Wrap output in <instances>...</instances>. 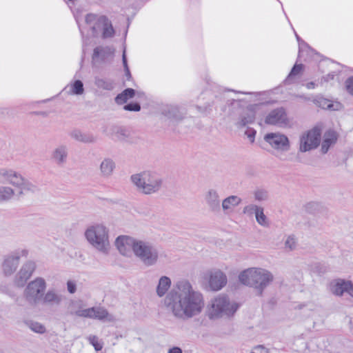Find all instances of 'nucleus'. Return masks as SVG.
Masks as SVG:
<instances>
[{
  "label": "nucleus",
  "instance_id": "nucleus-4",
  "mask_svg": "<svg viewBox=\"0 0 353 353\" xmlns=\"http://www.w3.org/2000/svg\"><path fill=\"white\" fill-rule=\"evenodd\" d=\"M47 288L46 280L42 277H37L29 282L23 292V299L17 298L16 302L19 306H24V301L31 307H36L41 301Z\"/></svg>",
  "mask_w": 353,
  "mask_h": 353
},
{
  "label": "nucleus",
  "instance_id": "nucleus-17",
  "mask_svg": "<svg viewBox=\"0 0 353 353\" xmlns=\"http://www.w3.org/2000/svg\"><path fill=\"white\" fill-rule=\"evenodd\" d=\"M205 202L208 210L213 213L221 211V199L218 192L214 189L208 190L204 196Z\"/></svg>",
  "mask_w": 353,
  "mask_h": 353
},
{
  "label": "nucleus",
  "instance_id": "nucleus-50",
  "mask_svg": "<svg viewBox=\"0 0 353 353\" xmlns=\"http://www.w3.org/2000/svg\"><path fill=\"white\" fill-rule=\"evenodd\" d=\"M168 353H183L182 350L179 347H173L169 349Z\"/></svg>",
  "mask_w": 353,
  "mask_h": 353
},
{
  "label": "nucleus",
  "instance_id": "nucleus-27",
  "mask_svg": "<svg viewBox=\"0 0 353 353\" xmlns=\"http://www.w3.org/2000/svg\"><path fill=\"white\" fill-rule=\"evenodd\" d=\"M112 138L116 140L120 141H127L130 136V132L125 128L120 126H113L112 128Z\"/></svg>",
  "mask_w": 353,
  "mask_h": 353
},
{
  "label": "nucleus",
  "instance_id": "nucleus-18",
  "mask_svg": "<svg viewBox=\"0 0 353 353\" xmlns=\"http://www.w3.org/2000/svg\"><path fill=\"white\" fill-rule=\"evenodd\" d=\"M63 297L57 290L49 289L44 292L41 301V305L48 306H58L63 301Z\"/></svg>",
  "mask_w": 353,
  "mask_h": 353
},
{
  "label": "nucleus",
  "instance_id": "nucleus-44",
  "mask_svg": "<svg viewBox=\"0 0 353 353\" xmlns=\"http://www.w3.org/2000/svg\"><path fill=\"white\" fill-rule=\"evenodd\" d=\"M256 133V130L252 128H248L245 131V135L247 136L251 143L254 141Z\"/></svg>",
  "mask_w": 353,
  "mask_h": 353
},
{
  "label": "nucleus",
  "instance_id": "nucleus-38",
  "mask_svg": "<svg viewBox=\"0 0 353 353\" xmlns=\"http://www.w3.org/2000/svg\"><path fill=\"white\" fill-rule=\"evenodd\" d=\"M14 194L12 188L10 187H0V201L10 199Z\"/></svg>",
  "mask_w": 353,
  "mask_h": 353
},
{
  "label": "nucleus",
  "instance_id": "nucleus-11",
  "mask_svg": "<svg viewBox=\"0 0 353 353\" xmlns=\"http://www.w3.org/2000/svg\"><path fill=\"white\" fill-rule=\"evenodd\" d=\"M265 122L267 124L285 127L289 121L284 108H279L272 110L265 117Z\"/></svg>",
  "mask_w": 353,
  "mask_h": 353
},
{
  "label": "nucleus",
  "instance_id": "nucleus-40",
  "mask_svg": "<svg viewBox=\"0 0 353 353\" xmlns=\"http://www.w3.org/2000/svg\"><path fill=\"white\" fill-rule=\"evenodd\" d=\"M261 206L255 204H249L245 205L243 209V213L248 216H252L254 214L256 215V212Z\"/></svg>",
  "mask_w": 353,
  "mask_h": 353
},
{
  "label": "nucleus",
  "instance_id": "nucleus-43",
  "mask_svg": "<svg viewBox=\"0 0 353 353\" xmlns=\"http://www.w3.org/2000/svg\"><path fill=\"white\" fill-rule=\"evenodd\" d=\"M123 109L127 111L139 112L141 110V105L138 103H130L125 105Z\"/></svg>",
  "mask_w": 353,
  "mask_h": 353
},
{
  "label": "nucleus",
  "instance_id": "nucleus-20",
  "mask_svg": "<svg viewBox=\"0 0 353 353\" xmlns=\"http://www.w3.org/2000/svg\"><path fill=\"white\" fill-rule=\"evenodd\" d=\"M256 119L255 112L251 109L244 110L239 117L238 121L235 123L237 128L241 129L248 125L254 123Z\"/></svg>",
  "mask_w": 353,
  "mask_h": 353
},
{
  "label": "nucleus",
  "instance_id": "nucleus-46",
  "mask_svg": "<svg viewBox=\"0 0 353 353\" xmlns=\"http://www.w3.org/2000/svg\"><path fill=\"white\" fill-rule=\"evenodd\" d=\"M67 289L70 294H74L77 290L76 283L73 281H68L67 282Z\"/></svg>",
  "mask_w": 353,
  "mask_h": 353
},
{
  "label": "nucleus",
  "instance_id": "nucleus-13",
  "mask_svg": "<svg viewBox=\"0 0 353 353\" xmlns=\"http://www.w3.org/2000/svg\"><path fill=\"white\" fill-rule=\"evenodd\" d=\"M69 148L65 143L57 145L51 153L52 161L58 166L63 167L68 161Z\"/></svg>",
  "mask_w": 353,
  "mask_h": 353
},
{
  "label": "nucleus",
  "instance_id": "nucleus-6",
  "mask_svg": "<svg viewBox=\"0 0 353 353\" xmlns=\"http://www.w3.org/2000/svg\"><path fill=\"white\" fill-rule=\"evenodd\" d=\"M131 181L139 191L145 194L156 193L163 185V179L157 174L148 171L132 175Z\"/></svg>",
  "mask_w": 353,
  "mask_h": 353
},
{
  "label": "nucleus",
  "instance_id": "nucleus-33",
  "mask_svg": "<svg viewBox=\"0 0 353 353\" xmlns=\"http://www.w3.org/2000/svg\"><path fill=\"white\" fill-rule=\"evenodd\" d=\"M18 188L21 190V194L28 192L34 193L39 190V188L36 185L30 182L24 177L23 178V182L20 184V185H19Z\"/></svg>",
  "mask_w": 353,
  "mask_h": 353
},
{
  "label": "nucleus",
  "instance_id": "nucleus-26",
  "mask_svg": "<svg viewBox=\"0 0 353 353\" xmlns=\"http://www.w3.org/2000/svg\"><path fill=\"white\" fill-rule=\"evenodd\" d=\"M114 54V50L108 46H98L94 49L92 59H99L102 61L106 60Z\"/></svg>",
  "mask_w": 353,
  "mask_h": 353
},
{
  "label": "nucleus",
  "instance_id": "nucleus-31",
  "mask_svg": "<svg viewBox=\"0 0 353 353\" xmlns=\"http://www.w3.org/2000/svg\"><path fill=\"white\" fill-rule=\"evenodd\" d=\"M135 95V90L132 88H127L115 97V101L117 104H123L130 99H132Z\"/></svg>",
  "mask_w": 353,
  "mask_h": 353
},
{
  "label": "nucleus",
  "instance_id": "nucleus-52",
  "mask_svg": "<svg viewBox=\"0 0 353 353\" xmlns=\"http://www.w3.org/2000/svg\"><path fill=\"white\" fill-rule=\"evenodd\" d=\"M125 74L128 79H130L131 78V74L129 68H128V70H125Z\"/></svg>",
  "mask_w": 353,
  "mask_h": 353
},
{
  "label": "nucleus",
  "instance_id": "nucleus-12",
  "mask_svg": "<svg viewBox=\"0 0 353 353\" xmlns=\"http://www.w3.org/2000/svg\"><path fill=\"white\" fill-rule=\"evenodd\" d=\"M138 241L128 236H119L116 239L115 245L122 255L130 256L131 250L134 252L135 245Z\"/></svg>",
  "mask_w": 353,
  "mask_h": 353
},
{
  "label": "nucleus",
  "instance_id": "nucleus-30",
  "mask_svg": "<svg viewBox=\"0 0 353 353\" xmlns=\"http://www.w3.org/2000/svg\"><path fill=\"white\" fill-rule=\"evenodd\" d=\"M65 90L69 94L81 95L84 92L83 83L80 80H75L73 83L68 85Z\"/></svg>",
  "mask_w": 353,
  "mask_h": 353
},
{
  "label": "nucleus",
  "instance_id": "nucleus-8",
  "mask_svg": "<svg viewBox=\"0 0 353 353\" xmlns=\"http://www.w3.org/2000/svg\"><path fill=\"white\" fill-rule=\"evenodd\" d=\"M70 314H75L80 317L97 319L106 322H114L116 318L112 314H110L106 309L103 307H92L83 310H78L70 312Z\"/></svg>",
  "mask_w": 353,
  "mask_h": 353
},
{
  "label": "nucleus",
  "instance_id": "nucleus-1",
  "mask_svg": "<svg viewBox=\"0 0 353 353\" xmlns=\"http://www.w3.org/2000/svg\"><path fill=\"white\" fill-rule=\"evenodd\" d=\"M167 310L176 319L187 320L199 314L204 307L203 294L185 280L178 281L164 299Z\"/></svg>",
  "mask_w": 353,
  "mask_h": 353
},
{
  "label": "nucleus",
  "instance_id": "nucleus-28",
  "mask_svg": "<svg viewBox=\"0 0 353 353\" xmlns=\"http://www.w3.org/2000/svg\"><path fill=\"white\" fill-rule=\"evenodd\" d=\"M171 286V280L166 276H163L159 279L157 287V294L159 297L164 296Z\"/></svg>",
  "mask_w": 353,
  "mask_h": 353
},
{
  "label": "nucleus",
  "instance_id": "nucleus-3",
  "mask_svg": "<svg viewBox=\"0 0 353 353\" xmlns=\"http://www.w3.org/2000/svg\"><path fill=\"white\" fill-rule=\"evenodd\" d=\"M88 242L103 254H108L111 248L109 230L103 224H94L85 232Z\"/></svg>",
  "mask_w": 353,
  "mask_h": 353
},
{
  "label": "nucleus",
  "instance_id": "nucleus-5",
  "mask_svg": "<svg viewBox=\"0 0 353 353\" xmlns=\"http://www.w3.org/2000/svg\"><path fill=\"white\" fill-rule=\"evenodd\" d=\"M239 305L231 302L225 295H219L213 299L208 307V316L210 319L230 318L233 316Z\"/></svg>",
  "mask_w": 353,
  "mask_h": 353
},
{
  "label": "nucleus",
  "instance_id": "nucleus-55",
  "mask_svg": "<svg viewBox=\"0 0 353 353\" xmlns=\"http://www.w3.org/2000/svg\"><path fill=\"white\" fill-rule=\"evenodd\" d=\"M296 39H297V41H298L299 42H300L301 39H300V37L297 35V34H296Z\"/></svg>",
  "mask_w": 353,
  "mask_h": 353
},
{
  "label": "nucleus",
  "instance_id": "nucleus-35",
  "mask_svg": "<svg viewBox=\"0 0 353 353\" xmlns=\"http://www.w3.org/2000/svg\"><path fill=\"white\" fill-rule=\"evenodd\" d=\"M103 38H110L114 36V30L113 29V27L110 23V21H108V19L106 17L103 18Z\"/></svg>",
  "mask_w": 353,
  "mask_h": 353
},
{
  "label": "nucleus",
  "instance_id": "nucleus-47",
  "mask_svg": "<svg viewBox=\"0 0 353 353\" xmlns=\"http://www.w3.org/2000/svg\"><path fill=\"white\" fill-rule=\"evenodd\" d=\"M251 353H269V352L263 346L259 345L255 347Z\"/></svg>",
  "mask_w": 353,
  "mask_h": 353
},
{
  "label": "nucleus",
  "instance_id": "nucleus-53",
  "mask_svg": "<svg viewBox=\"0 0 353 353\" xmlns=\"http://www.w3.org/2000/svg\"><path fill=\"white\" fill-rule=\"evenodd\" d=\"M307 88L308 89H312V88H314V83L313 82H310V83H308L307 84Z\"/></svg>",
  "mask_w": 353,
  "mask_h": 353
},
{
  "label": "nucleus",
  "instance_id": "nucleus-14",
  "mask_svg": "<svg viewBox=\"0 0 353 353\" xmlns=\"http://www.w3.org/2000/svg\"><path fill=\"white\" fill-rule=\"evenodd\" d=\"M20 258L21 255L17 252H12L4 256L2 269L6 275L10 276L16 271L19 264Z\"/></svg>",
  "mask_w": 353,
  "mask_h": 353
},
{
  "label": "nucleus",
  "instance_id": "nucleus-19",
  "mask_svg": "<svg viewBox=\"0 0 353 353\" xmlns=\"http://www.w3.org/2000/svg\"><path fill=\"white\" fill-rule=\"evenodd\" d=\"M227 276L221 270H216L211 273L209 280L210 288L214 291H218L227 283Z\"/></svg>",
  "mask_w": 353,
  "mask_h": 353
},
{
  "label": "nucleus",
  "instance_id": "nucleus-39",
  "mask_svg": "<svg viewBox=\"0 0 353 353\" xmlns=\"http://www.w3.org/2000/svg\"><path fill=\"white\" fill-rule=\"evenodd\" d=\"M254 199L257 201H264L268 199V192L263 189H258L254 192Z\"/></svg>",
  "mask_w": 353,
  "mask_h": 353
},
{
  "label": "nucleus",
  "instance_id": "nucleus-51",
  "mask_svg": "<svg viewBox=\"0 0 353 353\" xmlns=\"http://www.w3.org/2000/svg\"><path fill=\"white\" fill-rule=\"evenodd\" d=\"M335 73L334 72H332V73H330L328 74L327 76L325 77H323V79L325 81H328L330 80H332V79H334V77H335Z\"/></svg>",
  "mask_w": 353,
  "mask_h": 353
},
{
  "label": "nucleus",
  "instance_id": "nucleus-37",
  "mask_svg": "<svg viewBox=\"0 0 353 353\" xmlns=\"http://www.w3.org/2000/svg\"><path fill=\"white\" fill-rule=\"evenodd\" d=\"M302 69V64H295L291 70V72L288 74V77L285 79V83L288 84L292 83L294 82V77L301 72Z\"/></svg>",
  "mask_w": 353,
  "mask_h": 353
},
{
  "label": "nucleus",
  "instance_id": "nucleus-32",
  "mask_svg": "<svg viewBox=\"0 0 353 353\" xmlns=\"http://www.w3.org/2000/svg\"><path fill=\"white\" fill-rule=\"evenodd\" d=\"M26 325L32 332L38 334H44L46 332V327L41 323L33 320L24 321Z\"/></svg>",
  "mask_w": 353,
  "mask_h": 353
},
{
  "label": "nucleus",
  "instance_id": "nucleus-23",
  "mask_svg": "<svg viewBox=\"0 0 353 353\" xmlns=\"http://www.w3.org/2000/svg\"><path fill=\"white\" fill-rule=\"evenodd\" d=\"M337 140V134L334 130H328L325 132L323 140L321 143V150L322 153L325 154L330 148L334 145Z\"/></svg>",
  "mask_w": 353,
  "mask_h": 353
},
{
  "label": "nucleus",
  "instance_id": "nucleus-49",
  "mask_svg": "<svg viewBox=\"0 0 353 353\" xmlns=\"http://www.w3.org/2000/svg\"><path fill=\"white\" fill-rule=\"evenodd\" d=\"M196 109L198 110L199 112H201V113H206L208 112L210 108V105H208V106H205L204 108L203 107H201V106H196Z\"/></svg>",
  "mask_w": 353,
  "mask_h": 353
},
{
  "label": "nucleus",
  "instance_id": "nucleus-42",
  "mask_svg": "<svg viewBox=\"0 0 353 353\" xmlns=\"http://www.w3.org/2000/svg\"><path fill=\"white\" fill-rule=\"evenodd\" d=\"M88 339L97 351H99L103 348V345L99 342V339L97 336L90 335Z\"/></svg>",
  "mask_w": 353,
  "mask_h": 353
},
{
  "label": "nucleus",
  "instance_id": "nucleus-41",
  "mask_svg": "<svg viewBox=\"0 0 353 353\" xmlns=\"http://www.w3.org/2000/svg\"><path fill=\"white\" fill-rule=\"evenodd\" d=\"M296 247V239L294 235H290L288 236L285 241V248L292 251Z\"/></svg>",
  "mask_w": 353,
  "mask_h": 353
},
{
  "label": "nucleus",
  "instance_id": "nucleus-9",
  "mask_svg": "<svg viewBox=\"0 0 353 353\" xmlns=\"http://www.w3.org/2000/svg\"><path fill=\"white\" fill-rule=\"evenodd\" d=\"M321 134L319 128H314L304 133L300 138L299 151L305 152L317 148L320 143Z\"/></svg>",
  "mask_w": 353,
  "mask_h": 353
},
{
  "label": "nucleus",
  "instance_id": "nucleus-16",
  "mask_svg": "<svg viewBox=\"0 0 353 353\" xmlns=\"http://www.w3.org/2000/svg\"><path fill=\"white\" fill-rule=\"evenodd\" d=\"M35 270V264L32 261L26 263L15 276L14 283L18 287H23L32 276Z\"/></svg>",
  "mask_w": 353,
  "mask_h": 353
},
{
  "label": "nucleus",
  "instance_id": "nucleus-21",
  "mask_svg": "<svg viewBox=\"0 0 353 353\" xmlns=\"http://www.w3.org/2000/svg\"><path fill=\"white\" fill-rule=\"evenodd\" d=\"M332 292L337 296H341L344 292H347L353 296V284L350 281H339L331 287Z\"/></svg>",
  "mask_w": 353,
  "mask_h": 353
},
{
  "label": "nucleus",
  "instance_id": "nucleus-22",
  "mask_svg": "<svg viewBox=\"0 0 353 353\" xmlns=\"http://www.w3.org/2000/svg\"><path fill=\"white\" fill-rule=\"evenodd\" d=\"M242 200L236 195H231L224 199L221 202V208L225 214L232 212L234 208L238 206Z\"/></svg>",
  "mask_w": 353,
  "mask_h": 353
},
{
  "label": "nucleus",
  "instance_id": "nucleus-15",
  "mask_svg": "<svg viewBox=\"0 0 353 353\" xmlns=\"http://www.w3.org/2000/svg\"><path fill=\"white\" fill-rule=\"evenodd\" d=\"M23 176L18 172L8 168L0 169V180L18 188L23 182Z\"/></svg>",
  "mask_w": 353,
  "mask_h": 353
},
{
  "label": "nucleus",
  "instance_id": "nucleus-54",
  "mask_svg": "<svg viewBox=\"0 0 353 353\" xmlns=\"http://www.w3.org/2000/svg\"><path fill=\"white\" fill-rule=\"evenodd\" d=\"M350 324L351 330L353 332V319L350 321Z\"/></svg>",
  "mask_w": 353,
  "mask_h": 353
},
{
  "label": "nucleus",
  "instance_id": "nucleus-24",
  "mask_svg": "<svg viewBox=\"0 0 353 353\" xmlns=\"http://www.w3.org/2000/svg\"><path fill=\"white\" fill-rule=\"evenodd\" d=\"M115 169V163L110 158H105L99 166L100 175L103 178H109Z\"/></svg>",
  "mask_w": 353,
  "mask_h": 353
},
{
  "label": "nucleus",
  "instance_id": "nucleus-48",
  "mask_svg": "<svg viewBox=\"0 0 353 353\" xmlns=\"http://www.w3.org/2000/svg\"><path fill=\"white\" fill-rule=\"evenodd\" d=\"M122 61H123V67H124V70H128V68H128V63H127L125 50H124L123 52Z\"/></svg>",
  "mask_w": 353,
  "mask_h": 353
},
{
  "label": "nucleus",
  "instance_id": "nucleus-25",
  "mask_svg": "<svg viewBox=\"0 0 353 353\" xmlns=\"http://www.w3.org/2000/svg\"><path fill=\"white\" fill-rule=\"evenodd\" d=\"M70 136L73 139L84 143H92L97 141V137L92 134L83 133L79 130H72Z\"/></svg>",
  "mask_w": 353,
  "mask_h": 353
},
{
  "label": "nucleus",
  "instance_id": "nucleus-36",
  "mask_svg": "<svg viewBox=\"0 0 353 353\" xmlns=\"http://www.w3.org/2000/svg\"><path fill=\"white\" fill-rule=\"evenodd\" d=\"M95 85L98 88L106 90H112L114 88V83L105 79L97 78L95 79Z\"/></svg>",
  "mask_w": 353,
  "mask_h": 353
},
{
  "label": "nucleus",
  "instance_id": "nucleus-34",
  "mask_svg": "<svg viewBox=\"0 0 353 353\" xmlns=\"http://www.w3.org/2000/svg\"><path fill=\"white\" fill-rule=\"evenodd\" d=\"M256 221L259 225L263 227H268L270 225L268 219L264 214V209L260 207L255 215Z\"/></svg>",
  "mask_w": 353,
  "mask_h": 353
},
{
  "label": "nucleus",
  "instance_id": "nucleus-45",
  "mask_svg": "<svg viewBox=\"0 0 353 353\" xmlns=\"http://www.w3.org/2000/svg\"><path fill=\"white\" fill-rule=\"evenodd\" d=\"M345 84L347 92L353 95V77H349L346 80Z\"/></svg>",
  "mask_w": 353,
  "mask_h": 353
},
{
  "label": "nucleus",
  "instance_id": "nucleus-56",
  "mask_svg": "<svg viewBox=\"0 0 353 353\" xmlns=\"http://www.w3.org/2000/svg\"><path fill=\"white\" fill-rule=\"evenodd\" d=\"M242 93L244 94H250L249 92H242Z\"/></svg>",
  "mask_w": 353,
  "mask_h": 353
},
{
  "label": "nucleus",
  "instance_id": "nucleus-10",
  "mask_svg": "<svg viewBox=\"0 0 353 353\" xmlns=\"http://www.w3.org/2000/svg\"><path fill=\"white\" fill-rule=\"evenodd\" d=\"M264 140L278 152H288L290 143L287 136L281 133H268L264 136Z\"/></svg>",
  "mask_w": 353,
  "mask_h": 353
},
{
  "label": "nucleus",
  "instance_id": "nucleus-29",
  "mask_svg": "<svg viewBox=\"0 0 353 353\" xmlns=\"http://www.w3.org/2000/svg\"><path fill=\"white\" fill-rule=\"evenodd\" d=\"M165 115L169 118L181 120L183 118L184 112H183L177 105H169L163 110Z\"/></svg>",
  "mask_w": 353,
  "mask_h": 353
},
{
  "label": "nucleus",
  "instance_id": "nucleus-57",
  "mask_svg": "<svg viewBox=\"0 0 353 353\" xmlns=\"http://www.w3.org/2000/svg\"><path fill=\"white\" fill-rule=\"evenodd\" d=\"M330 106H331V105H330V104H328V105H327V107H328V108H330Z\"/></svg>",
  "mask_w": 353,
  "mask_h": 353
},
{
  "label": "nucleus",
  "instance_id": "nucleus-7",
  "mask_svg": "<svg viewBox=\"0 0 353 353\" xmlns=\"http://www.w3.org/2000/svg\"><path fill=\"white\" fill-rule=\"evenodd\" d=\"M134 254L146 267L155 265L159 259L158 248L150 242L141 240L136 243Z\"/></svg>",
  "mask_w": 353,
  "mask_h": 353
},
{
  "label": "nucleus",
  "instance_id": "nucleus-2",
  "mask_svg": "<svg viewBox=\"0 0 353 353\" xmlns=\"http://www.w3.org/2000/svg\"><path fill=\"white\" fill-rule=\"evenodd\" d=\"M239 280L242 284L254 288L256 294L261 296L263 290L273 281L274 276L267 270L250 268L239 274Z\"/></svg>",
  "mask_w": 353,
  "mask_h": 353
}]
</instances>
